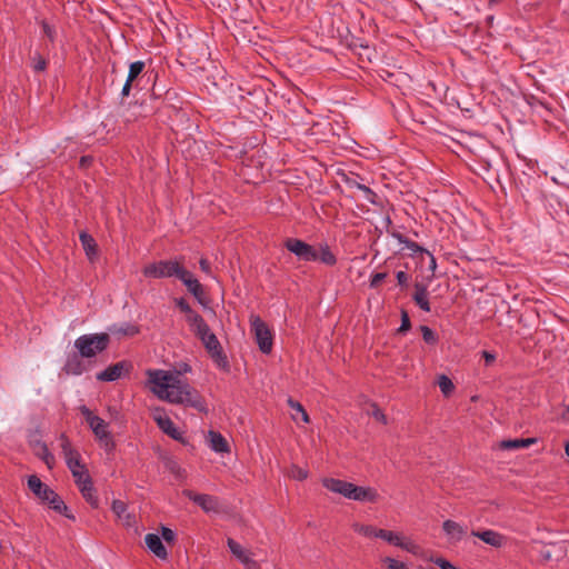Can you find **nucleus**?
<instances>
[{
  "mask_svg": "<svg viewBox=\"0 0 569 569\" xmlns=\"http://www.w3.org/2000/svg\"><path fill=\"white\" fill-rule=\"evenodd\" d=\"M410 326L411 325H410V319H409L408 313L406 311H402V313H401V325H400L398 331L400 333H403V332H406V331H408L410 329Z\"/></svg>",
  "mask_w": 569,
  "mask_h": 569,
  "instance_id": "47",
  "label": "nucleus"
},
{
  "mask_svg": "<svg viewBox=\"0 0 569 569\" xmlns=\"http://www.w3.org/2000/svg\"><path fill=\"white\" fill-rule=\"evenodd\" d=\"M322 485L329 491L339 493L345 498L349 499L351 495L352 482H348L345 480L336 479V478H325L322 480Z\"/></svg>",
  "mask_w": 569,
  "mask_h": 569,
  "instance_id": "18",
  "label": "nucleus"
},
{
  "mask_svg": "<svg viewBox=\"0 0 569 569\" xmlns=\"http://www.w3.org/2000/svg\"><path fill=\"white\" fill-rule=\"evenodd\" d=\"M184 268L181 262L177 260H160L158 262L150 263L144 267L143 274L147 278H170L176 277L180 278L181 272H183Z\"/></svg>",
  "mask_w": 569,
  "mask_h": 569,
  "instance_id": "5",
  "label": "nucleus"
},
{
  "mask_svg": "<svg viewBox=\"0 0 569 569\" xmlns=\"http://www.w3.org/2000/svg\"><path fill=\"white\" fill-rule=\"evenodd\" d=\"M353 530L358 532L361 536L368 537V538H378V532L380 529L375 528L370 525H359L356 523L353 526Z\"/></svg>",
  "mask_w": 569,
  "mask_h": 569,
  "instance_id": "36",
  "label": "nucleus"
},
{
  "mask_svg": "<svg viewBox=\"0 0 569 569\" xmlns=\"http://www.w3.org/2000/svg\"><path fill=\"white\" fill-rule=\"evenodd\" d=\"M131 83H132V81L126 80V82H124V84L122 87V90H121V96L122 97H128L130 94Z\"/></svg>",
  "mask_w": 569,
  "mask_h": 569,
  "instance_id": "55",
  "label": "nucleus"
},
{
  "mask_svg": "<svg viewBox=\"0 0 569 569\" xmlns=\"http://www.w3.org/2000/svg\"><path fill=\"white\" fill-rule=\"evenodd\" d=\"M81 162H82L81 166L87 164L86 158H81Z\"/></svg>",
  "mask_w": 569,
  "mask_h": 569,
  "instance_id": "61",
  "label": "nucleus"
},
{
  "mask_svg": "<svg viewBox=\"0 0 569 569\" xmlns=\"http://www.w3.org/2000/svg\"><path fill=\"white\" fill-rule=\"evenodd\" d=\"M378 538L412 555L420 552V547L413 540L405 538L400 532L381 529L378 532Z\"/></svg>",
  "mask_w": 569,
  "mask_h": 569,
  "instance_id": "9",
  "label": "nucleus"
},
{
  "mask_svg": "<svg viewBox=\"0 0 569 569\" xmlns=\"http://www.w3.org/2000/svg\"><path fill=\"white\" fill-rule=\"evenodd\" d=\"M393 238H396L400 244H403V248L410 250L412 253L427 251L422 247H420L417 242L407 239L401 233H393Z\"/></svg>",
  "mask_w": 569,
  "mask_h": 569,
  "instance_id": "35",
  "label": "nucleus"
},
{
  "mask_svg": "<svg viewBox=\"0 0 569 569\" xmlns=\"http://www.w3.org/2000/svg\"><path fill=\"white\" fill-rule=\"evenodd\" d=\"M179 280L182 281L189 292L198 300L199 303L204 305V292L202 286L196 278H193L191 272L184 269L183 272H181Z\"/></svg>",
  "mask_w": 569,
  "mask_h": 569,
  "instance_id": "14",
  "label": "nucleus"
},
{
  "mask_svg": "<svg viewBox=\"0 0 569 569\" xmlns=\"http://www.w3.org/2000/svg\"><path fill=\"white\" fill-rule=\"evenodd\" d=\"M207 442L209 448L216 453H229L230 446L227 439L218 431L209 430L207 435Z\"/></svg>",
  "mask_w": 569,
  "mask_h": 569,
  "instance_id": "17",
  "label": "nucleus"
},
{
  "mask_svg": "<svg viewBox=\"0 0 569 569\" xmlns=\"http://www.w3.org/2000/svg\"><path fill=\"white\" fill-rule=\"evenodd\" d=\"M82 497L84 498V500L93 508H97L98 505H99V499L96 495V490H94V487H93V483L92 481L89 482L88 485H81V486H78Z\"/></svg>",
  "mask_w": 569,
  "mask_h": 569,
  "instance_id": "31",
  "label": "nucleus"
},
{
  "mask_svg": "<svg viewBox=\"0 0 569 569\" xmlns=\"http://www.w3.org/2000/svg\"><path fill=\"white\" fill-rule=\"evenodd\" d=\"M286 249L295 254L298 260L305 262H315L318 260V250L315 246H311L297 238H288L284 241Z\"/></svg>",
  "mask_w": 569,
  "mask_h": 569,
  "instance_id": "7",
  "label": "nucleus"
},
{
  "mask_svg": "<svg viewBox=\"0 0 569 569\" xmlns=\"http://www.w3.org/2000/svg\"><path fill=\"white\" fill-rule=\"evenodd\" d=\"M540 557L542 560L549 561V560H551V551L549 549H542L540 551Z\"/></svg>",
  "mask_w": 569,
  "mask_h": 569,
  "instance_id": "56",
  "label": "nucleus"
},
{
  "mask_svg": "<svg viewBox=\"0 0 569 569\" xmlns=\"http://www.w3.org/2000/svg\"><path fill=\"white\" fill-rule=\"evenodd\" d=\"M438 386L441 390V392L447 397L449 395L452 393L453 389H455V385L453 382L451 381V379L446 376V375H441L439 378H438Z\"/></svg>",
  "mask_w": 569,
  "mask_h": 569,
  "instance_id": "37",
  "label": "nucleus"
},
{
  "mask_svg": "<svg viewBox=\"0 0 569 569\" xmlns=\"http://www.w3.org/2000/svg\"><path fill=\"white\" fill-rule=\"evenodd\" d=\"M471 535L473 537L479 538L485 543H487L491 547H495V548H501L507 542L506 536H503L502 533H500L498 531L490 530V529L482 530V531L473 530V531H471Z\"/></svg>",
  "mask_w": 569,
  "mask_h": 569,
  "instance_id": "15",
  "label": "nucleus"
},
{
  "mask_svg": "<svg viewBox=\"0 0 569 569\" xmlns=\"http://www.w3.org/2000/svg\"><path fill=\"white\" fill-rule=\"evenodd\" d=\"M144 542L148 549L159 559L164 560L168 558V552L162 543L161 538L157 533H148L144 537Z\"/></svg>",
  "mask_w": 569,
  "mask_h": 569,
  "instance_id": "21",
  "label": "nucleus"
},
{
  "mask_svg": "<svg viewBox=\"0 0 569 569\" xmlns=\"http://www.w3.org/2000/svg\"><path fill=\"white\" fill-rule=\"evenodd\" d=\"M186 321H187L190 330L192 331L194 328H197L199 325H201L202 321H204V319L202 318L201 315H199L197 311L193 310L188 316H186Z\"/></svg>",
  "mask_w": 569,
  "mask_h": 569,
  "instance_id": "41",
  "label": "nucleus"
},
{
  "mask_svg": "<svg viewBox=\"0 0 569 569\" xmlns=\"http://www.w3.org/2000/svg\"><path fill=\"white\" fill-rule=\"evenodd\" d=\"M130 365L126 361H120L114 365L107 367L104 370L100 371L97 375V379L99 381L112 382L121 378L123 372H128L130 370Z\"/></svg>",
  "mask_w": 569,
  "mask_h": 569,
  "instance_id": "13",
  "label": "nucleus"
},
{
  "mask_svg": "<svg viewBox=\"0 0 569 569\" xmlns=\"http://www.w3.org/2000/svg\"><path fill=\"white\" fill-rule=\"evenodd\" d=\"M147 376V385L158 399L174 405H186L199 410L203 408L198 392L181 378L179 371L149 369Z\"/></svg>",
  "mask_w": 569,
  "mask_h": 569,
  "instance_id": "1",
  "label": "nucleus"
},
{
  "mask_svg": "<svg viewBox=\"0 0 569 569\" xmlns=\"http://www.w3.org/2000/svg\"><path fill=\"white\" fill-rule=\"evenodd\" d=\"M318 250V260L326 266H335L337 263V257L330 250L328 243H320Z\"/></svg>",
  "mask_w": 569,
  "mask_h": 569,
  "instance_id": "28",
  "label": "nucleus"
},
{
  "mask_svg": "<svg viewBox=\"0 0 569 569\" xmlns=\"http://www.w3.org/2000/svg\"><path fill=\"white\" fill-rule=\"evenodd\" d=\"M199 266H200V269H201L206 274H208V276H210V277L214 278V277L212 276V273H211L210 262H209L207 259H204V258L200 259V261H199Z\"/></svg>",
  "mask_w": 569,
  "mask_h": 569,
  "instance_id": "52",
  "label": "nucleus"
},
{
  "mask_svg": "<svg viewBox=\"0 0 569 569\" xmlns=\"http://www.w3.org/2000/svg\"><path fill=\"white\" fill-rule=\"evenodd\" d=\"M174 303L180 309V311L184 313V316H188L190 312L193 311V309L190 307V305L184 298L174 299Z\"/></svg>",
  "mask_w": 569,
  "mask_h": 569,
  "instance_id": "44",
  "label": "nucleus"
},
{
  "mask_svg": "<svg viewBox=\"0 0 569 569\" xmlns=\"http://www.w3.org/2000/svg\"><path fill=\"white\" fill-rule=\"evenodd\" d=\"M536 442H537L536 438L503 440L501 442V448L508 449V450L528 448L529 446H531Z\"/></svg>",
  "mask_w": 569,
  "mask_h": 569,
  "instance_id": "33",
  "label": "nucleus"
},
{
  "mask_svg": "<svg viewBox=\"0 0 569 569\" xmlns=\"http://www.w3.org/2000/svg\"><path fill=\"white\" fill-rule=\"evenodd\" d=\"M415 302L426 312L430 311V305L428 301V291L425 286L416 284V292L413 295Z\"/></svg>",
  "mask_w": 569,
  "mask_h": 569,
  "instance_id": "30",
  "label": "nucleus"
},
{
  "mask_svg": "<svg viewBox=\"0 0 569 569\" xmlns=\"http://www.w3.org/2000/svg\"><path fill=\"white\" fill-rule=\"evenodd\" d=\"M80 410L100 443L107 450H112L114 448V442L110 431L108 430V423L102 418L93 415L92 411L86 406L81 407Z\"/></svg>",
  "mask_w": 569,
  "mask_h": 569,
  "instance_id": "4",
  "label": "nucleus"
},
{
  "mask_svg": "<svg viewBox=\"0 0 569 569\" xmlns=\"http://www.w3.org/2000/svg\"><path fill=\"white\" fill-rule=\"evenodd\" d=\"M565 452L569 457V442L566 443Z\"/></svg>",
  "mask_w": 569,
  "mask_h": 569,
  "instance_id": "58",
  "label": "nucleus"
},
{
  "mask_svg": "<svg viewBox=\"0 0 569 569\" xmlns=\"http://www.w3.org/2000/svg\"><path fill=\"white\" fill-rule=\"evenodd\" d=\"M153 420L158 427L172 439L183 441V433L174 426L173 421L161 409H156Z\"/></svg>",
  "mask_w": 569,
  "mask_h": 569,
  "instance_id": "10",
  "label": "nucleus"
},
{
  "mask_svg": "<svg viewBox=\"0 0 569 569\" xmlns=\"http://www.w3.org/2000/svg\"><path fill=\"white\" fill-rule=\"evenodd\" d=\"M110 343V337L107 332L87 333L74 340V348L83 358H93L104 351Z\"/></svg>",
  "mask_w": 569,
  "mask_h": 569,
  "instance_id": "3",
  "label": "nucleus"
},
{
  "mask_svg": "<svg viewBox=\"0 0 569 569\" xmlns=\"http://www.w3.org/2000/svg\"><path fill=\"white\" fill-rule=\"evenodd\" d=\"M209 332H211V329L210 327L208 326V323L204 321H202L201 325H199L197 328H194L192 330V333L199 339L206 335H208Z\"/></svg>",
  "mask_w": 569,
  "mask_h": 569,
  "instance_id": "45",
  "label": "nucleus"
},
{
  "mask_svg": "<svg viewBox=\"0 0 569 569\" xmlns=\"http://www.w3.org/2000/svg\"><path fill=\"white\" fill-rule=\"evenodd\" d=\"M397 281L400 286H406L409 280V276L405 271H398L396 273Z\"/></svg>",
  "mask_w": 569,
  "mask_h": 569,
  "instance_id": "54",
  "label": "nucleus"
},
{
  "mask_svg": "<svg viewBox=\"0 0 569 569\" xmlns=\"http://www.w3.org/2000/svg\"><path fill=\"white\" fill-rule=\"evenodd\" d=\"M160 538H161V540L163 539L167 542H172L174 540V538H176V533L170 528L162 527L161 528V537Z\"/></svg>",
  "mask_w": 569,
  "mask_h": 569,
  "instance_id": "48",
  "label": "nucleus"
},
{
  "mask_svg": "<svg viewBox=\"0 0 569 569\" xmlns=\"http://www.w3.org/2000/svg\"><path fill=\"white\" fill-rule=\"evenodd\" d=\"M32 67L36 71H43L47 67V61L40 54H38L33 58Z\"/></svg>",
  "mask_w": 569,
  "mask_h": 569,
  "instance_id": "50",
  "label": "nucleus"
},
{
  "mask_svg": "<svg viewBox=\"0 0 569 569\" xmlns=\"http://www.w3.org/2000/svg\"><path fill=\"white\" fill-rule=\"evenodd\" d=\"M203 347L211 356L212 360L219 368L227 369L229 363L226 355L223 353L220 341L217 336L211 331L208 335L199 338Z\"/></svg>",
  "mask_w": 569,
  "mask_h": 569,
  "instance_id": "8",
  "label": "nucleus"
},
{
  "mask_svg": "<svg viewBox=\"0 0 569 569\" xmlns=\"http://www.w3.org/2000/svg\"><path fill=\"white\" fill-rule=\"evenodd\" d=\"M420 330L422 333V339L426 343L433 346L438 342V336L431 328L428 326H421Z\"/></svg>",
  "mask_w": 569,
  "mask_h": 569,
  "instance_id": "39",
  "label": "nucleus"
},
{
  "mask_svg": "<svg viewBox=\"0 0 569 569\" xmlns=\"http://www.w3.org/2000/svg\"><path fill=\"white\" fill-rule=\"evenodd\" d=\"M430 258V263H429V268L433 271L436 269V259L433 257V254H431L429 251H426Z\"/></svg>",
  "mask_w": 569,
  "mask_h": 569,
  "instance_id": "57",
  "label": "nucleus"
},
{
  "mask_svg": "<svg viewBox=\"0 0 569 569\" xmlns=\"http://www.w3.org/2000/svg\"><path fill=\"white\" fill-rule=\"evenodd\" d=\"M60 440H61V450H62L66 463L74 478V482H76L77 487L81 486V485H86V483L88 485L89 482H91L92 479L89 475L88 469L81 462V457H80L79 452L72 448V446H71L70 441L68 440V438L66 437V435L62 433L60 436Z\"/></svg>",
  "mask_w": 569,
  "mask_h": 569,
  "instance_id": "2",
  "label": "nucleus"
},
{
  "mask_svg": "<svg viewBox=\"0 0 569 569\" xmlns=\"http://www.w3.org/2000/svg\"><path fill=\"white\" fill-rule=\"evenodd\" d=\"M183 496L199 506L204 512H217L219 510L218 499L206 493H196L192 490H183Z\"/></svg>",
  "mask_w": 569,
  "mask_h": 569,
  "instance_id": "11",
  "label": "nucleus"
},
{
  "mask_svg": "<svg viewBox=\"0 0 569 569\" xmlns=\"http://www.w3.org/2000/svg\"><path fill=\"white\" fill-rule=\"evenodd\" d=\"M481 356L485 359L486 366L492 365L495 362L496 358H497L496 353L487 351V350H483L481 352Z\"/></svg>",
  "mask_w": 569,
  "mask_h": 569,
  "instance_id": "53",
  "label": "nucleus"
},
{
  "mask_svg": "<svg viewBox=\"0 0 569 569\" xmlns=\"http://www.w3.org/2000/svg\"><path fill=\"white\" fill-rule=\"evenodd\" d=\"M379 495L376 489L371 487H361L352 485L350 500L359 502H376Z\"/></svg>",
  "mask_w": 569,
  "mask_h": 569,
  "instance_id": "19",
  "label": "nucleus"
},
{
  "mask_svg": "<svg viewBox=\"0 0 569 569\" xmlns=\"http://www.w3.org/2000/svg\"><path fill=\"white\" fill-rule=\"evenodd\" d=\"M28 487L33 495L43 502L51 495L52 489L41 481V479L32 475L28 478Z\"/></svg>",
  "mask_w": 569,
  "mask_h": 569,
  "instance_id": "23",
  "label": "nucleus"
},
{
  "mask_svg": "<svg viewBox=\"0 0 569 569\" xmlns=\"http://www.w3.org/2000/svg\"><path fill=\"white\" fill-rule=\"evenodd\" d=\"M42 31L48 37L50 41H53L56 38V30L52 26H50L48 22L42 21Z\"/></svg>",
  "mask_w": 569,
  "mask_h": 569,
  "instance_id": "49",
  "label": "nucleus"
},
{
  "mask_svg": "<svg viewBox=\"0 0 569 569\" xmlns=\"http://www.w3.org/2000/svg\"><path fill=\"white\" fill-rule=\"evenodd\" d=\"M80 242L89 259H93L97 256V243L92 236L87 232H81Z\"/></svg>",
  "mask_w": 569,
  "mask_h": 569,
  "instance_id": "29",
  "label": "nucleus"
},
{
  "mask_svg": "<svg viewBox=\"0 0 569 569\" xmlns=\"http://www.w3.org/2000/svg\"><path fill=\"white\" fill-rule=\"evenodd\" d=\"M109 333L122 337H132L139 333V327L131 322L114 323L108 328Z\"/></svg>",
  "mask_w": 569,
  "mask_h": 569,
  "instance_id": "25",
  "label": "nucleus"
},
{
  "mask_svg": "<svg viewBox=\"0 0 569 569\" xmlns=\"http://www.w3.org/2000/svg\"><path fill=\"white\" fill-rule=\"evenodd\" d=\"M227 545L230 552L244 566L246 569H260L258 562L251 558V555L239 542L228 538Z\"/></svg>",
  "mask_w": 569,
  "mask_h": 569,
  "instance_id": "12",
  "label": "nucleus"
},
{
  "mask_svg": "<svg viewBox=\"0 0 569 569\" xmlns=\"http://www.w3.org/2000/svg\"><path fill=\"white\" fill-rule=\"evenodd\" d=\"M186 321H187L190 330L192 331L194 328H197L199 325H201L202 321H204V319L202 318L201 315H199L197 311L193 310L188 316H186Z\"/></svg>",
  "mask_w": 569,
  "mask_h": 569,
  "instance_id": "40",
  "label": "nucleus"
},
{
  "mask_svg": "<svg viewBox=\"0 0 569 569\" xmlns=\"http://www.w3.org/2000/svg\"><path fill=\"white\" fill-rule=\"evenodd\" d=\"M30 443L34 455L39 457L49 469H52L56 463V459L54 456L50 452L47 443L41 440H34Z\"/></svg>",
  "mask_w": 569,
  "mask_h": 569,
  "instance_id": "22",
  "label": "nucleus"
},
{
  "mask_svg": "<svg viewBox=\"0 0 569 569\" xmlns=\"http://www.w3.org/2000/svg\"><path fill=\"white\" fill-rule=\"evenodd\" d=\"M289 475L292 479L302 481V480L307 479L308 470H306L299 466H292Z\"/></svg>",
  "mask_w": 569,
  "mask_h": 569,
  "instance_id": "42",
  "label": "nucleus"
},
{
  "mask_svg": "<svg viewBox=\"0 0 569 569\" xmlns=\"http://www.w3.org/2000/svg\"><path fill=\"white\" fill-rule=\"evenodd\" d=\"M81 162H82L81 166L87 164L86 158H81Z\"/></svg>",
  "mask_w": 569,
  "mask_h": 569,
  "instance_id": "60",
  "label": "nucleus"
},
{
  "mask_svg": "<svg viewBox=\"0 0 569 569\" xmlns=\"http://www.w3.org/2000/svg\"><path fill=\"white\" fill-rule=\"evenodd\" d=\"M371 416L382 423H387L385 413L376 405H372Z\"/></svg>",
  "mask_w": 569,
  "mask_h": 569,
  "instance_id": "51",
  "label": "nucleus"
},
{
  "mask_svg": "<svg viewBox=\"0 0 569 569\" xmlns=\"http://www.w3.org/2000/svg\"><path fill=\"white\" fill-rule=\"evenodd\" d=\"M288 406L293 410L291 418L296 423H299L300 421L303 423L309 422V416L300 402L289 398Z\"/></svg>",
  "mask_w": 569,
  "mask_h": 569,
  "instance_id": "27",
  "label": "nucleus"
},
{
  "mask_svg": "<svg viewBox=\"0 0 569 569\" xmlns=\"http://www.w3.org/2000/svg\"><path fill=\"white\" fill-rule=\"evenodd\" d=\"M442 530L451 542H459L467 535V527L453 520L443 521Z\"/></svg>",
  "mask_w": 569,
  "mask_h": 569,
  "instance_id": "16",
  "label": "nucleus"
},
{
  "mask_svg": "<svg viewBox=\"0 0 569 569\" xmlns=\"http://www.w3.org/2000/svg\"><path fill=\"white\" fill-rule=\"evenodd\" d=\"M144 69V62L143 61H134L129 66V72L127 80L134 81L139 74L142 73Z\"/></svg>",
  "mask_w": 569,
  "mask_h": 569,
  "instance_id": "38",
  "label": "nucleus"
},
{
  "mask_svg": "<svg viewBox=\"0 0 569 569\" xmlns=\"http://www.w3.org/2000/svg\"><path fill=\"white\" fill-rule=\"evenodd\" d=\"M566 418L569 420V406L566 409Z\"/></svg>",
  "mask_w": 569,
  "mask_h": 569,
  "instance_id": "59",
  "label": "nucleus"
},
{
  "mask_svg": "<svg viewBox=\"0 0 569 569\" xmlns=\"http://www.w3.org/2000/svg\"><path fill=\"white\" fill-rule=\"evenodd\" d=\"M164 467L173 473L178 479L186 478V470L172 457L164 458Z\"/></svg>",
  "mask_w": 569,
  "mask_h": 569,
  "instance_id": "34",
  "label": "nucleus"
},
{
  "mask_svg": "<svg viewBox=\"0 0 569 569\" xmlns=\"http://www.w3.org/2000/svg\"><path fill=\"white\" fill-rule=\"evenodd\" d=\"M383 562L387 563V569H408L405 562L393 559L391 557H386L383 559Z\"/></svg>",
  "mask_w": 569,
  "mask_h": 569,
  "instance_id": "43",
  "label": "nucleus"
},
{
  "mask_svg": "<svg viewBox=\"0 0 569 569\" xmlns=\"http://www.w3.org/2000/svg\"><path fill=\"white\" fill-rule=\"evenodd\" d=\"M251 329L254 333L256 341L261 352L268 355L272 350V333L266 322L259 316H250Z\"/></svg>",
  "mask_w": 569,
  "mask_h": 569,
  "instance_id": "6",
  "label": "nucleus"
},
{
  "mask_svg": "<svg viewBox=\"0 0 569 569\" xmlns=\"http://www.w3.org/2000/svg\"><path fill=\"white\" fill-rule=\"evenodd\" d=\"M42 503H47L49 508H51L52 510L60 515H63L69 519H74V517L71 513H69V508L67 507L64 501L53 490L51 491V495L48 496V499H46Z\"/></svg>",
  "mask_w": 569,
  "mask_h": 569,
  "instance_id": "24",
  "label": "nucleus"
},
{
  "mask_svg": "<svg viewBox=\"0 0 569 569\" xmlns=\"http://www.w3.org/2000/svg\"><path fill=\"white\" fill-rule=\"evenodd\" d=\"M387 278L386 272H377L370 279V287L377 288Z\"/></svg>",
  "mask_w": 569,
  "mask_h": 569,
  "instance_id": "46",
  "label": "nucleus"
},
{
  "mask_svg": "<svg viewBox=\"0 0 569 569\" xmlns=\"http://www.w3.org/2000/svg\"><path fill=\"white\" fill-rule=\"evenodd\" d=\"M82 358L79 352L68 356L63 366L64 372L71 376L82 375L87 370Z\"/></svg>",
  "mask_w": 569,
  "mask_h": 569,
  "instance_id": "20",
  "label": "nucleus"
},
{
  "mask_svg": "<svg viewBox=\"0 0 569 569\" xmlns=\"http://www.w3.org/2000/svg\"><path fill=\"white\" fill-rule=\"evenodd\" d=\"M346 183L351 189H358L363 192V198L370 203H376V193L367 186L360 183L357 178H346Z\"/></svg>",
  "mask_w": 569,
  "mask_h": 569,
  "instance_id": "26",
  "label": "nucleus"
},
{
  "mask_svg": "<svg viewBox=\"0 0 569 569\" xmlns=\"http://www.w3.org/2000/svg\"><path fill=\"white\" fill-rule=\"evenodd\" d=\"M114 515L121 519L127 526H130L132 522V517L127 512V505L121 500H113L111 506Z\"/></svg>",
  "mask_w": 569,
  "mask_h": 569,
  "instance_id": "32",
  "label": "nucleus"
}]
</instances>
